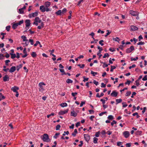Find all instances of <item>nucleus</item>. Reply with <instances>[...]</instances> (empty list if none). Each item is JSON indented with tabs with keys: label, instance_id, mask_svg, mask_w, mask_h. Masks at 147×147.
Instances as JSON below:
<instances>
[{
	"label": "nucleus",
	"instance_id": "f257e3e1",
	"mask_svg": "<svg viewBox=\"0 0 147 147\" xmlns=\"http://www.w3.org/2000/svg\"><path fill=\"white\" fill-rule=\"evenodd\" d=\"M41 138L44 142H48L50 141L48 135L47 134H44Z\"/></svg>",
	"mask_w": 147,
	"mask_h": 147
},
{
	"label": "nucleus",
	"instance_id": "58836bf2",
	"mask_svg": "<svg viewBox=\"0 0 147 147\" xmlns=\"http://www.w3.org/2000/svg\"><path fill=\"white\" fill-rule=\"evenodd\" d=\"M100 134V132L99 131H98V132H96V134L95 135V136L97 137H98L99 136Z\"/></svg>",
	"mask_w": 147,
	"mask_h": 147
},
{
	"label": "nucleus",
	"instance_id": "39448f33",
	"mask_svg": "<svg viewBox=\"0 0 147 147\" xmlns=\"http://www.w3.org/2000/svg\"><path fill=\"white\" fill-rule=\"evenodd\" d=\"M38 15V13L37 12H36L34 13L30 14L29 15V17L30 18L32 17H34L37 16Z\"/></svg>",
	"mask_w": 147,
	"mask_h": 147
},
{
	"label": "nucleus",
	"instance_id": "b1692460",
	"mask_svg": "<svg viewBox=\"0 0 147 147\" xmlns=\"http://www.w3.org/2000/svg\"><path fill=\"white\" fill-rule=\"evenodd\" d=\"M116 104H117L118 103L121 102L122 101V100L121 99H117L116 100Z\"/></svg>",
	"mask_w": 147,
	"mask_h": 147
},
{
	"label": "nucleus",
	"instance_id": "052dcab7",
	"mask_svg": "<svg viewBox=\"0 0 147 147\" xmlns=\"http://www.w3.org/2000/svg\"><path fill=\"white\" fill-rule=\"evenodd\" d=\"M83 78L84 79L83 80V81L84 82H85L86 81H87L88 80V79H89L88 78H85L84 76L83 77Z\"/></svg>",
	"mask_w": 147,
	"mask_h": 147
},
{
	"label": "nucleus",
	"instance_id": "393cba45",
	"mask_svg": "<svg viewBox=\"0 0 147 147\" xmlns=\"http://www.w3.org/2000/svg\"><path fill=\"white\" fill-rule=\"evenodd\" d=\"M113 40L114 41H117L118 42L120 40V39H119V38L118 37H117L115 38H113Z\"/></svg>",
	"mask_w": 147,
	"mask_h": 147
},
{
	"label": "nucleus",
	"instance_id": "69168bd1",
	"mask_svg": "<svg viewBox=\"0 0 147 147\" xmlns=\"http://www.w3.org/2000/svg\"><path fill=\"white\" fill-rule=\"evenodd\" d=\"M122 104H123V107H126L127 106V105L126 104L125 102H123Z\"/></svg>",
	"mask_w": 147,
	"mask_h": 147
},
{
	"label": "nucleus",
	"instance_id": "7ed1b4c3",
	"mask_svg": "<svg viewBox=\"0 0 147 147\" xmlns=\"http://www.w3.org/2000/svg\"><path fill=\"white\" fill-rule=\"evenodd\" d=\"M46 84L43 82H40L38 86L39 87V91L41 92H43V91L44 90V86H45Z\"/></svg>",
	"mask_w": 147,
	"mask_h": 147
},
{
	"label": "nucleus",
	"instance_id": "de8ad7c7",
	"mask_svg": "<svg viewBox=\"0 0 147 147\" xmlns=\"http://www.w3.org/2000/svg\"><path fill=\"white\" fill-rule=\"evenodd\" d=\"M77 65L81 68H83L84 67V64H82L81 65L80 64H78Z\"/></svg>",
	"mask_w": 147,
	"mask_h": 147
},
{
	"label": "nucleus",
	"instance_id": "f3484780",
	"mask_svg": "<svg viewBox=\"0 0 147 147\" xmlns=\"http://www.w3.org/2000/svg\"><path fill=\"white\" fill-rule=\"evenodd\" d=\"M51 5V3L49 2H47L45 4V5L46 7H48Z\"/></svg>",
	"mask_w": 147,
	"mask_h": 147
},
{
	"label": "nucleus",
	"instance_id": "2eb2a0df",
	"mask_svg": "<svg viewBox=\"0 0 147 147\" xmlns=\"http://www.w3.org/2000/svg\"><path fill=\"white\" fill-rule=\"evenodd\" d=\"M40 9L42 12H44L45 11V7L44 5L40 6Z\"/></svg>",
	"mask_w": 147,
	"mask_h": 147
},
{
	"label": "nucleus",
	"instance_id": "bf43d9fd",
	"mask_svg": "<svg viewBox=\"0 0 147 147\" xmlns=\"http://www.w3.org/2000/svg\"><path fill=\"white\" fill-rule=\"evenodd\" d=\"M142 80L143 81H146L147 80V75H145L142 78Z\"/></svg>",
	"mask_w": 147,
	"mask_h": 147
},
{
	"label": "nucleus",
	"instance_id": "79ce46f5",
	"mask_svg": "<svg viewBox=\"0 0 147 147\" xmlns=\"http://www.w3.org/2000/svg\"><path fill=\"white\" fill-rule=\"evenodd\" d=\"M109 56V54L107 53H105L104 54V56L103 57V58H105L106 57H108Z\"/></svg>",
	"mask_w": 147,
	"mask_h": 147
},
{
	"label": "nucleus",
	"instance_id": "13d9d810",
	"mask_svg": "<svg viewBox=\"0 0 147 147\" xmlns=\"http://www.w3.org/2000/svg\"><path fill=\"white\" fill-rule=\"evenodd\" d=\"M107 113V112L106 111L102 112L99 114V115L100 116H101L102 115H104L105 113Z\"/></svg>",
	"mask_w": 147,
	"mask_h": 147
},
{
	"label": "nucleus",
	"instance_id": "603ef678",
	"mask_svg": "<svg viewBox=\"0 0 147 147\" xmlns=\"http://www.w3.org/2000/svg\"><path fill=\"white\" fill-rule=\"evenodd\" d=\"M138 59V57H136V58H131V61H136Z\"/></svg>",
	"mask_w": 147,
	"mask_h": 147
},
{
	"label": "nucleus",
	"instance_id": "6ab92c4d",
	"mask_svg": "<svg viewBox=\"0 0 147 147\" xmlns=\"http://www.w3.org/2000/svg\"><path fill=\"white\" fill-rule=\"evenodd\" d=\"M18 26V23H16L13 24L12 27L14 29H15L17 28Z\"/></svg>",
	"mask_w": 147,
	"mask_h": 147
},
{
	"label": "nucleus",
	"instance_id": "9d476101",
	"mask_svg": "<svg viewBox=\"0 0 147 147\" xmlns=\"http://www.w3.org/2000/svg\"><path fill=\"white\" fill-rule=\"evenodd\" d=\"M118 92L115 91H113L111 93V95L112 96L116 97L118 95Z\"/></svg>",
	"mask_w": 147,
	"mask_h": 147
},
{
	"label": "nucleus",
	"instance_id": "a19ab883",
	"mask_svg": "<svg viewBox=\"0 0 147 147\" xmlns=\"http://www.w3.org/2000/svg\"><path fill=\"white\" fill-rule=\"evenodd\" d=\"M98 49L99 50L98 51L99 53H100V52H101V51L102 50V47H100L99 46L98 47Z\"/></svg>",
	"mask_w": 147,
	"mask_h": 147
},
{
	"label": "nucleus",
	"instance_id": "ddd939ff",
	"mask_svg": "<svg viewBox=\"0 0 147 147\" xmlns=\"http://www.w3.org/2000/svg\"><path fill=\"white\" fill-rule=\"evenodd\" d=\"M16 67L15 66H12L10 69L9 71L10 73H12L14 72L16 70Z\"/></svg>",
	"mask_w": 147,
	"mask_h": 147
},
{
	"label": "nucleus",
	"instance_id": "423d86ee",
	"mask_svg": "<svg viewBox=\"0 0 147 147\" xmlns=\"http://www.w3.org/2000/svg\"><path fill=\"white\" fill-rule=\"evenodd\" d=\"M129 12L130 13L134 16H137L138 15V13L137 11L130 10Z\"/></svg>",
	"mask_w": 147,
	"mask_h": 147
},
{
	"label": "nucleus",
	"instance_id": "0eeeda50",
	"mask_svg": "<svg viewBox=\"0 0 147 147\" xmlns=\"http://www.w3.org/2000/svg\"><path fill=\"white\" fill-rule=\"evenodd\" d=\"M123 135L125 138H127L129 136L130 134L129 131H125L123 132Z\"/></svg>",
	"mask_w": 147,
	"mask_h": 147
},
{
	"label": "nucleus",
	"instance_id": "f8f14e48",
	"mask_svg": "<svg viewBox=\"0 0 147 147\" xmlns=\"http://www.w3.org/2000/svg\"><path fill=\"white\" fill-rule=\"evenodd\" d=\"M19 88L16 86H14L11 88V90L14 92H17V90H19Z\"/></svg>",
	"mask_w": 147,
	"mask_h": 147
},
{
	"label": "nucleus",
	"instance_id": "c756f323",
	"mask_svg": "<svg viewBox=\"0 0 147 147\" xmlns=\"http://www.w3.org/2000/svg\"><path fill=\"white\" fill-rule=\"evenodd\" d=\"M37 55L36 53L33 52L31 54V56L33 57H36V56Z\"/></svg>",
	"mask_w": 147,
	"mask_h": 147
},
{
	"label": "nucleus",
	"instance_id": "ea45409f",
	"mask_svg": "<svg viewBox=\"0 0 147 147\" xmlns=\"http://www.w3.org/2000/svg\"><path fill=\"white\" fill-rule=\"evenodd\" d=\"M132 51L131 50H130V49L129 48L127 49L126 50V52L127 53H131Z\"/></svg>",
	"mask_w": 147,
	"mask_h": 147
},
{
	"label": "nucleus",
	"instance_id": "4be33fe9",
	"mask_svg": "<svg viewBox=\"0 0 147 147\" xmlns=\"http://www.w3.org/2000/svg\"><path fill=\"white\" fill-rule=\"evenodd\" d=\"M77 133L78 131L77 129H75L74 130V132L72 134V135L74 136H75Z\"/></svg>",
	"mask_w": 147,
	"mask_h": 147
},
{
	"label": "nucleus",
	"instance_id": "5fc2aeb1",
	"mask_svg": "<svg viewBox=\"0 0 147 147\" xmlns=\"http://www.w3.org/2000/svg\"><path fill=\"white\" fill-rule=\"evenodd\" d=\"M23 23V20H22L21 21H20L19 22H17L18 24V25H20L21 24H22Z\"/></svg>",
	"mask_w": 147,
	"mask_h": 147
},
{
	"label": "nucleus",
	"instance_id": "6e6552de",
	"mask_svg": "<svg viewBox=\"0 0 147 147\" xmlns=\"http://www.w3.org/2000/svg\"><path fill=\"white\" fill-rule=\"evenodd\" d=\"M84 136L86 141L88 142L90 139V136L88 134H85L84 135Z\"/></svg>",
	"mask_w": 147,
	"mask_h": 147
},
{
	"label": "nucleus",
	"instance_id": "09e8293b",
	"mask_svg": "<svg viewBox=\"0 0 147 147\" xmlns=\"http://www.w3.org/2000/svg\"><path fill=\"white\" fill-rule=\"evenodd\" d=\"M107 33L105 35V37H107V36L109 35L111 33V32H109V30H107Z\"/></svg>",
	"mask_w": 147,
	"mask_h": 147
},
{
	"label": "nucleus",
	"instance_id": "864d4df0",
	"mask_svg": "<svg viewBox=\"0 0 147 147\" xmlns=\"http://www.w3.org/2000/svg\"><path fill=\"white\" fill-rule=\"evenodd\" d=\"M60 71L63 73L62 74V75H63V74H65V73L64 71V70L63 69H59Z\"/></svg>",
	"mask_w": 147,
	"mask_h": 147
},
{
	"label": "nucleus",
	"instance_id": "680f3d73",
	"mask_svg": "<svg viewBox=\"0 0 147 147\" xmlns=\"http://www.w3.org/2000/svg\"><path fill=\"white\" fill-rule=\"evenodd\" d=\"M38 44H40V42L39 41H36V43H35L34 45L35 47Z\"/></svg>",
	"mask_w": 147,
	"mask_h": 147
},
{
	"label": "nucleus",
	"instance_id": "c85d7f7f",
	"mask_svg": "<svg viewBox=\"0 0 147 147\" xmlns=\"http://www.w3.org/2000/svg\"><path fill=\"white\" fill-rule=\"evenodd\" d=\"M10 54L11 55V58L12 59H14L16 57V55L15 54H13L12 53H10Z\"/></svg>",
	"mask_w": 147,
	"mask_h": 147
},
{
	"label": "nucleus",
	"instance_id": "0e129e2a",
	"mask_svg": "<svg viewBox=\"0 0 147 147\" xmlns=\"http://www.w3.org/2000/svg\"><path fill=\"white\" fill-rule=\"evenodd\" d=\"M131 143H127L126 144V147H130L131 146Z\"/></svg>",
	"mask_w": 147,
	"mask_h": 147
},
{
	"label": "nucleus",
	"instance_id": "37998d69",
	"mask_svg": "<svg viewBox=\"0 0 147 147\" xmlns=\"http://www.w3.org/2000/svg\"><path fill=\"white\" fill-rule=\"evenodd\" d=\"M145 44V43L144 42L141 41L140 42L137 43V44L138 45H143Z\"/></svg>",
	"mask_w": 147,
	"mask_h": 147
},
{
	"label": "nucleus",
	"instance_id": "9b49d317",
	"mask_svg": "<svg viewBox=\"0 0 147 147\" xmlns=\"http://www.w3.org/2000/svg\"><path fill=\"white\" fill-rule=\"evenodd\" d=\"M138 29V28L134 26H130L131 31L137 30Z\"/></svg>",
	"mask_w": 147,
	"mask_h": 147
},
{
	"label": "nucleus",
	"instance_id": "aec40b11",
	"mask_svg": "<svg viewBox=\"0 0 147 147\" xmlns=\"http://www.w3.org/2000/svg\"><path fill=\"white\" fill-rule=\"evenodd\" d=\"M55 13L57 15H61L62 14L61 11V10H58Z\"/></svg>",
	"mask_w": 147,
	"mask_h": 147
},
{
	"label": "nucleus",
	"instance_id": "3c124183",
	"mask_svg": "<svg viewBox=\"0 0 147 147\" xmlns=\"http://www.w3.org/2000/svg\"><path fill=\"white\" fill-rule=\"evenodd\" d=\"M104 41L103 40H101L99 41V44L101 45L102 46L104 45V44L102 43Z\"/></svg>",
	"mask_w": 147,
	"mask_h": 147
},
{
	"label": "nucleus",
	"instance_id": "dca6fc26",
	"mask_svg": "<svg viewBox=\"0 0 147 147\" xmlns=\"http://www.w3.org/2000/svg\"><path fill=\"white\" fill-rule=\"evenodd\" d=\"M21 38L22 39L23 42H27L28 39H27L26 37L24 36H22L21 37Z\"/></svg>",
	"mask_w": 147,
	"mask_h": 147
},
{
	"label": "nucleus",
	"instance_id": "473e14b6",
	"mask_svg": "<svg viewBox=\"0 0 147 147\" xmlns=\"http://www.w3.org/2000/svg\"><path fill=\"white\" fill-rule=\"evenodd\" d=\"M98 139L94 137L93 138V142L94 143L96 144L97 143Z\"/></svg>",
	"mask_w": 147,
	"mask_h": 147
},
{
	"label": "nucleus",
	"instance_id": "bb28decb",
	"mask_svg": "<svg viewBox=\"0 0 147 147\" xmlns=\"http://www.w3.org/2000/svg\"><path fill=\"white\" fill-rule=\"evenodd\" d=\"M22 64H20L17 66V70L18 71L19 69L22 67Z\"/></svg>",
	"mask_w": 147,
	"mask_h": 147
},
{
	"label": "nucleus",
	"instance_id": "5701e85b",
	"mask_svg": "<svg viewBox=\"0 0 147 147\" xmlns=\"http://www.w3.org/2000/svg\"><path fill=\"white\" fill-rule=\"evenodd\" d=\"M67 104L65 102L62 103L60 105V106L63 107H67Z\"/></svg>",
	"mask_w": 147,
	"mask_h": 147
},
{
	"label": "nucleus",
	"instance_id": "a18cd8bd",
	"mask_svg": "<svg viewBox=\"0 0 147 147\" xmlns=\"http://www.w3.org/2000/svg\"><path fill=\"white\" fill-rule=\"evenodd\" d=\"M116 123L117 122L115 120H113V121L111 123V125L112 126H113L114 124H116Z\"/></svg>",
	"mask_w": 147,
	"mask_h": 147
},
{
	"label": "nucleus",
	"instance_id": "a878e982",
	"mask_svg": "<svg viewBox=\"0 0 147 147\" xmlns=\"http://www.w3.org/2000/svg\"><path fill=\"white\" fill-rule=\"evenodd\" d=\"M43 26H44L43 23H42L41 24H40V25L38 26V28L39 29H40L41 28H42L43 27Z\"/></svg>",
	"mask_w": 147,
	"mask_h": 147
},
{
	"label": "nucleus",
	"instance_id": "c03bdc74",
	"mask_svg": "<svg viewBox=\"0 0 147 147\" xmlns=\"http://www.w3.org/2000/svg\"><path fill=\"white\" fill-rule=\"evenodd\" d=\"M29 42L30 43V44L31 45H33L34 44V41L32 39H29Z\"/></svg>",
	"mask_w": 147,
	"mask_h": 147
},
{
	"label": "nucleus",
	"instance_id": "f03ea898",
	"mask_svg": "<svg viewBox=\"0 0 147 147\" xmlns=\"http://www.w3.org/2000/svg\"><path fill=\"white\" fill-rule=\"evenodd\" d=\"M42 23H43V22L38 17H37L34 19V22L33 24L37 26L38 25V23H40L41 24Z\"/></svg>",
	"mask_w": 147,
	"mask_h": 147
},
{
	"label": "nucleus",
	"instance_id": "338daca9",
	"mask_svg": "<svg viewBox=\"0 0 147 147\" xmlns=\"http://www.w3.org/2000/svg\"><path fill=\"white\" fill-rule=\"evenodd\" d=\"M129 48L131 51L134 50V47L133 46H131Z\"/></svg>",
	"mask_w": 147,
	"mask_h": 147
},
{
	"label": "nucleus",
	"instance_id": "49530a36",
	"mask_svg": "<svg viewBox=\"0 0 147 147\" xmlns=\"http://www.w3.org/2000/svg\"><path fill=\"white\" fill-rule=\"evenodd\" d=\"M61 126L59 125H57L56 127V129L57 130H59V129Z\"/></svg>",
	"mask_w": 147,
	"mask_h": 147
},
{
	"label": "nucleus",
	"instance_id": "4d7b16f0",
	"mask_svg": "<svg viewBox=\"0 0 147 147\" xmlns=\"http://www.w3.org/2000/svg\"><path fill=\"white\" fill-rule=\"evenodd\" d=\"M66 9L65 8H64L61 11L62 14H63L65 13L66 11Z\"/></svg>",
	"mask_w": 147,
	"mask_h": 147
},
{
	"label": "nucleus",
	"instance_id": "8fccbe9b",
	"mask_svg": "<svg viewBox=\"0 0 147 147\" xmlns=\"http://www.w3.org/2000/svg\"><path fill=\"white\" fill-rule=\"evenodd\" d=\"M10 27V26H8L6 27V29L7 31H9Z\"/></svg>",
	"mask_w": 147,
	"mask_h": 147
},
{
	"label": "nucleus",
	"instance_id": "412c9836",
	"mask_svg": "<svg viewBox=\"0 0 147 147\" xmlns=\"http://www.w3.org/2000/svg\"><path fill=\"white\" fill-rule=\"evenodd\" d=\"M5 98V97L1 93H0V101H1L2 99Z\"/></svg>",
	"mask_w": 147,
	"mask_h": 147
},
{
	"label": "nucleus",
	"instance_id": "774afa93",
	"mask_svg": "<svg viewBox=\"0 0 147 147\" xmlns=\"http://www.w3.org/2000/svg\"><path fill=\"white\" fill-rule=\"evenodd\" d=\"M77 93L76 92H72L71 93V95L74 97H75L76 95L77 94Z\"/></svg>",
	"mask_w": 147,
	"mask_h": 147
},
{
	"label": "nucleus",
	"instance_id": "2f4dec72",
	"mask_svg": "<svg viewBox=\"0 0 147 147\" xmlns=\"http://www.w3.org/2000/svg\"><path fill=\"white\" fill-rule=\"evenodd\" d=\"M108 118L109 120H112L114 119V117L112 115H110L108 116Z\"/></svg>",
	"mask_w": 147,
	"mask_h": 147
},
{
	"label": "nucleus",
	"instance_id": "f704fd0d",
	"mask_svg": "<svg viewBox=\"0 0 147 147\" xmlns=\"http://www.w3.org/2000/svg\"><path fill=\"white\" fill-rule=\"evenodd\" d=\"M91 74L93 76H95L96 75H97L98 74L97 72H94L93 71H91Z\"/></svg>",
	"mask_w": 147,
	"mask_h": 147
},
{
	"label": "nucleus",
	"instance_id": "1a4fd4ad",
	"mask_svg": "<svg viewBox=\"0 0 147 147\" xmlns=\"http://www.w3.org/2000/svg\"><path fill=\"white\" fill-rule=\"evenodd\" d=\"M30 21L29 20H26L25 21V25L26 27L30 26L31 24Z\"/></svg>",
	"mask_w": 147,
	"mask_h": 147
},
{
	"label": "nucleus",
	"instance_id": "e2e57ef3",
	"mask_svg": "<svg viewBox=\"0 0 147 147\" xmlns=\"http://www.w3.org/2000/svg\"><path fill=\"white\" fill-rule=\"evenodd\" d=\"M103 68H105V67H107L108 66V65L107 64H106L105 63V62L103 63Z\"/></svg>",
	"mask_w": 147,
	"mask_h": 147
},
{
	"label": "nucleus",
	"instance_id": "cd10ccee",
	"mask_svg": "<svg viewBox=\"0 0 147 147\" xmlns=\"http://www.w3.org/2000/svg\"><path fill=\"white\" fill-rule=\"evenodd\" d=\"M18 12L20 14H23L24 12V10L22 8L20 9H19Z\"/></svg>",
	"mask_w": 147,
	"mask_h": 147
},
{
	"label": "nucleus",
	"instance_id": "e433bc0d",
	"mask_svg": "<svg viewBox=\"0 0 147 147\" xmlns=\"http://www.w3.org/2000/svg\"><path fill=\"white\" fill-rule=\"evenodd\" d=\"M116 68V67L115 66H111V69L110 70V71L111 72H112L113 71V69H115Z\"/></svg>",
	"mask_w": 147,
	"mask_h": 147
},
{
	"label": "nucleus",
	"instance_id": "a211bd4d",
	"mask_svg": "<svg viewBox=\"0 0 147 147\" xmlns=\"http://www.w3.org/2000/svg\"><path fill=\"white\" fill-rule=\"evenodd\" d=\"M71 115L75 117L77 116V113L74 111H71Z\"/></svg>",
	"mask_w": 147,
	"mask_h": 147
},
{
	"label": "nucleus",
	"instance_id": "4c0bfd02",
	"mask_svg": "<svg viewBox=\"0 0 147 147\" xmlns=\"http://www.w3.org/2000/svg\"><path fill=\"white\" fill-rule=\"evenodd\" d=\"M131 94V92L130 91H127L125 94L126 96H129Z\"/></svg>",
	"mask_w": 147,
	"mask_h": 147
},
{
	"label": "nucleus",
	"instance_id": "c9c22d12",
	"mask_svg": "<svg viewBox=\"0 0 147 147\" xmlns=\"http://www.w3.org/2000/svg\"><path fill=\"white\" fill-rule=\"evenodd\" d=\"M59 134L60 133H57L55 134V135L54 136L53 138L55 139L57 138Z\"/></svg>",
	"mask_w": 147,
	"mask_h": 147
},
{
	"label": "nucleus",
	"instance_id": "6e6d98bb",
	"mask_svg": "<svg viewBox=\"0 0 147 147\" xmlns=\"http://www.w3.org/2000/svg\"><path fill=\"white\" fill-rule=\"evenodd\" d=\"M54 115V113H52L49 115H47V118H49V117L50 116H53Z\"/></svg>",
	"mask_w": 147,
	"mask_h": 147
},
{
	"label": "nucleus",
	"instance_id": "72a5a7b5",
	"mask_svg": "<svg viewBox=\"0 0 147 147\" xmlns=\"http://www.w3.org/2000/svg\"><path fill=\"white\" fill-rule=\"evenodd\" d=\"M94 34L93 32L91 33L90 34H89L90 35L92 36V38H93V39L94 40V41H95V39L94 37Z\"/></svg>",
	"mask_w": 147,
	"mask_h": 147
},
{
	"label": "nucleus",
	"instance_id": "7c9ffc66",
	"mask_svg": "<svg viewBox=\"0 0 147 147\" xmlns=\"http://www.w3.org/2000/svg\"><path fill=\"white\" fill-rule=\"evenodd\" d=\"M66 82L67 83H71L73 82V81L70 79H68L66 80Z\"/></svg>",
	"mask_w": 147,
	"mask_h": 147
},
{
	"label": "nucleus",
	"instance_id": "4468645a",
	"mask_svg": "<svg viewBox=\"0 0 147 147\" xmlns=\"http://www.w3.org/2000/svg\"><path fill=\"white\" fill-rule=\"evenodd\" d=\"M3 80L4 82L8 81L9 80V76L7 75H5L3 77Z\"/></svg>",
	"mask_w": 147,
	"mask_h": 147
},
{
	"label": "nucleus",
	"instance_id": "20e7f679",
	"mask_svg": "<svg viewBox=\"0 0 147 147\" xmlns=\"http://www.w3.org/2000/svg\"><path fill=\"white\" fill-rule=\"evenodd\" d=\"M68 109H67L64 110H61L59 112L58 114L59 115H63L67 113L68 112Z\"/></svg>",
	"mask_w": 147,
	"mask_h": 147
}]
</instances>
